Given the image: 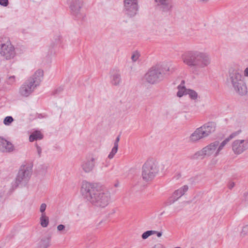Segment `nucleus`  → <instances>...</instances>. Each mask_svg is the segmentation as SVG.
Wrapping results in <instances>:
<instances>
[{
    "label": "nucleus",
    "mask_w": 248,
    "mask_h": 248,
    "mask_svg": "<svg viewBox=\"0 0 248 248\" xmlns=\"http://www.w3.org/2000/svg\"><path fill=\"white\" fill-rule=\"evenodd\" d=\"M187 94H188L189 97L192 100H196L198 98V93L193 90L188 89Z\"/></svg>",
    "instance_id": "a878e982"
},
{
    "label": "nucleus",
    "mask_w": 248,
    "mask_h": 248,
    "mask_svg": "<svg viewBox=\"0 0 248 248\" xmlns=\"http://www.w3.org/2000/svg\"><path fill=\"white\" fill-rule=\"evenodd\" d=\"M155 1L159 9L163 12H169L172 8L170 0H155Z\"/></svg>",
    "instance_id": "dca6fc26"
},
{
    "label": "nucleus",
    "mask_w": 248,
    "mask_h": 248,
    "mask_svg": "<svg viewBox=\"0 0 248 248\" xmlns=\"http://www.w3.org/2000/svg\"><path fill=\"white\" fill-rule=\"evenodd\" d=\"M185 80L181 81V84L177 87L178 91L177 93V96L179 97H181L185 94H187V91L188 89H186L185 86Z\"/></svg>",
    "instance_id": "aec40b11"
},
{
    "label": "nucleus",
    "mask_w": 248,
    "mask_h": 248,
    "mask_svg": "<svg viewBox=\"0 0 248 248\" xmlns=\"http://www.w3.org/2000/svg\"><path fill=\"white\" fill-rule=\"evenodd\" d=\"M46 203H42L40 207V211L41 215H46L45 210L46 209Z\"/></svg>",
    "instance_id": "473e14b6"
},
{
    "label": "nucleus",
    "mask_w": 248,
    "mask_h": 248,
    "mask_svg": "<svg viewBox=\"0 0 248 248\" xmlns=\"http://www.w3.org/2000/svg\"><path fill=\"white\" fill-rule=\"evenodd\" d=\"M44 76L42 70H37L19 88V93L22 96H29L41 82Z\"/></svg>",
    "instance_id": "20e7f679"
},
{
    "label": "nucleus",
    "mask_w": 248,
    "mask_h": 248,
    "mask_svg": "<svg viewBox=\"0 0 248 248\" xmlns=\"http://www.w3.org/2000/svg\"><path fill=\"white\" fill-rule=\"evenodd\" d=\"M228 80L237 94L241 96L247 94V87L244 78L238 69L232 68L230 69Z\"/></svg>",
    "instance_id": "7ed1b4c3"
},
{
    "label": "nucleus",
    "mask_w": 248,
    "mask_h": 248,
    "mask_svg": "<svg viewBox=\"0 0 248 248\" xmlns=\"http://www.w3.org/2000/svg\"><path fill=\"white\" fill-rule=\"evenodd\" d=\"M235 186V184L233 182H230L228 183V187L229 189H232Z\"/></svg>",
    "instance_id": "58836bf2"
},
{
    "label": "nucleus",
    "mask_w": 248,
    "mask_h": 248,
    "mask_svg": "<svg viewBox=\"0 0 248 248\" xmlns=\"http://www.w3.org/2000/svg\"><path fill=\"white\" fill-rule=\"evenodd\" d=\"M14 150V146L12 144L0 137V151L2 152H11Z\"/></svg>",
    "instance_id": "a211bd4d"
},
{
    "label": "nucleus",
    "mask_w": 248,
    "mask_h": 248,
    "mask_svg": "<svg viewBox=\"0 0 248 248\" xmlns=\"http://www.w3.org/2000/svg\"><path fill=\"white\" fill-rule=\"evenodd\" d=\"M153 30L154 33L157 36L163 35L166 32V29L161 25L155 26Z\"/></svg>",
    "instance_id": "412c9836"
},
{
    "label": "nucleus",
    "mask_w": 248,
    "mask_h": 248,
    "mask_svg": "<svg viewBox=\"0 0 248 248\" xmlns=\"http://www.w3.org/2000/svg\"><path fill=\"white\" fill-rule=\"evenodd\" d=\"M155 232H156V231H153V230L147 231L142 233V234L141 235L142 238L143 239H146L150 236H151L153 234H155Z\"/></svg>",
    "instance_id": "bb28decb"
},
{
    "label": "nucleus",
    "mask_w": 248,
    "mask_h": 248,
    "mask_svg": "<svg viewBox=\"0 0 248 248\" xmlns=\"http://www.w3.org/2000/svg\"><path fill=\"white\" fill-rule=\"evenodd\" d=\"M181 58L185 64L195 70L207 67L211 62L208 53L198 50L186 51L182 54Z\"/></svg>",
    "instance_id": "f03ea898"
},
{
    "label": "nucleus",
    "mask_w": 248,
    "mask_h": 248,
    "mask_svg": "<svg viewBox=\"0 0 248 248\" xmlns=\"http://www.w3.org/2000/svg\"><path fill=\"white\" fill-rule=\"evenodd\" d=\"M248 234V225L244 226L241 232L240 235L242 237H245Z\"/></svg>",
    "instance_id": "7c9ffc66"
},
{
    "label": "nucleus",
    "mask_w": 248,
    "mask_h": 248,
    "mask_svg": "<svg viewBox=\"0 0 248 248\" xmlns=\"http://www.w3.org/2000/svg\"><path fill=\"white\" fill-rule=\"evenodd\" d=\"M217 142L215 141L206 146L203 148L201 151L198 152L199 155L210 156L214 155L217 156L219 154H217Z\"/></svg>",
    "instance_id": "9b49d317"
},
{
    "label": "nucleus",
    "mask_w": 248,
    "mask_h": 248,
    "mask_svg": "<svg viewBox=\"0 0 248 248\" xmlns=\"http://www.w3.org/2000/svg\"><path fill=\"white\" fill-rule=\"evenodd\" d=\"M199 0L201 2H206L208 1V0Z\"/></svg>",
    "instance_id": "37998d69"
},
{
    "label": "nucleus",
    "mask_w": 248,
    "mask_h": 248,
    "mask_svg": "<svg viewBox=\"0 0 248 248\" xmlns=\"http://www.w3.org/2000/svg\"><path fill=\"white\" fill-rule=\"evenodd\" d=\"M140 56V54L138 52L135 51L134 52L131 56V59L133 62H136L139 59Z\"/></svg>",
    "instance_id": "2f4dec72"
},
{
    "label": "nucleus",
    "mask_w": 248,
    "mask_h": 248,
    "mask_svg": "<svg viewBox=\"0 0 248 248\" xmlns=\"http://www.w3.org/2000/svg\"><path fill=\"white\" fill-rule=\"evenodd\" d=\"M82 0H72L70 5V8L72 15L77 18L83 16L81 8L83 6Z\"/></svg>",
    "instance_id": "ddd939ff"
},
{
    "label": "nucleus",
    "mask_w": 248,
    "mask_h": 248,
    "mask_svg": "<svg viewBox=\"0 0 248 248\" xmlns=\"http://www.w3.org/2000/svg\"><path fill=\"white\" fill-rule=\"evenodd\" d=\"M241 132L242 131L241 130L235 131L232 133L231 134H230L229 136L227 137V138L229 139V140H230L232 139H233L234 138L236 137V136H238L241 133Z\"/></svg>",
    "instance_id": "c756f323"
},
{
    "label": "nucleus",
    "mask_w": 248,
    "mask_h": 248,
    "mask_svg": "<svg viewBox=\"0 0 248 248\" xmlns=\"http://www.w3.org/2000/svg\"><path fill=\"white\" fill-rule=\"evenodd\" d=\"M40 223L41 226L43 228L46 227L49 224V218L46 215H41L40 218Z\"/></svg>",
    "instance_id": "5701e85b"
},
{
    "label": "nucleus",
    "mask_w": 248,
    "mask_h": 248,
    "mask_svg": "<svg viewBox=\"0 0 248 248\" xmlns=\"http://www.w3.org/2000/svg\"><path fill=\"white\" fill-rule=\"evenodd\" d=\"M109 162L108 161L103 163L102 166L101 167V170L103 171H105L106 169L109 166Z\"/></svg>",
    "instance_id": "72a5a7b5"
},
{
    "label": "nucleus",
    "mask_w": 248,
    "mask_h": 248,
    "mask_svg": "<svg viewBox=\"0 0 248 248\" xmlns=\"http://www.w3.org/2000/svg\"><path fill=\"white\" fill-rule=\"evenodd\" d=\"M81 193L87 202L97 208H105L111 202L109 191L101 188L96 184L86 181L82 183Z\"/></svg>",
    "instance_id": "f257e3e1"
},
{
    "label": "nucleus",
    "mask_w": 248,
    "mask_h": 248,
    "mask_svg": "<svg viewBox=\"0 0 248 248\" xmlns=\"http://www.w3.org/2000/svg\"><path fill=\"white\" fill-rule=\"evenodd\" d=\"M14 121L12 116H7L3 120V124L5 125H9Z\"/></svg>",
    "instance_id": "cd10ccee"
},
{
    "label": "nucleus",
    "mask_w": 248,
    "mask_h": 248,
    "mask_svg": "<svg viewBox=\"0 0 248 248\" xmlns=\"http://www.w3.org/2000/svg\"><path fill=\"white\" fill-rule=\"evenodd\" d=\"M248 139L237 140L232 143V150L235 155H240L247 149Z\"/></svg>",
    "instance_id": "f8f14e48"
},
{
    "label": "nucleus",
    "mask_w": 248,
    "mask_h": 248,
    "mask_svg": "<svg viewBox=\"0 0 248 248\" xmlns=\"http://www.w3.org/2000/svg\"><path fill=\"white\" fill-rule=\"evenodd\" d=\"M118 148L113 146L112 148L110 153L108 155V158L109 159H112L114 156L117 153L118 151Z\"/></svg>",
    "instance_id": "c85d7f7f"
},
{
    "label": "nucleus",
    "mask_w": 248,
    "mask_h": 248,
    "mask_svg": "<svg viewBox=\"0 0 248 248\" xmlns=\"http://www.w3.org/2000/svg\"><path fill=\"white\" fill-rule=\"evenodd\" d=\"M244 74L245 77H248V67L244 70Z\"/></svg>",
    "instance_id": "ea45409f"
},
{
    "label": "nucleus",
    "mask_w": 248,
    "mask_h": 248,
    "mask_svg": "<svg viewBox=\"0 0 248 248\" xmlns=\"http://www.w3.org/2000/svg\"><path fill=\"white\" fill-rule=\"evenodd\" d=\"M96 159L93 156L87 157L81 164V168L86 173L92 171L95 165Z\"/></svg>",
    "instance_id": "2eb2a0df"
},
{
    "label": "nucleus",
    "mask_w": 248,
    "mask_h": 248,
    "mask_svg": "<svg viewBox=\"0 0 248 248\" xmlns=\"http://www.w3.org/2000/svg\"><path fill=\"white\" fill-rule=\"evenodd\" d=\"M176 211H177V212H178V208H176Z\"/></svg>",
    "instance_id": "49530a36"
},
{
    "label": "nucleus",
    "mask_w": 248,
    "mask_h": 248,
    "mask_svg": "<svg viewBox=\"0 0 248 248\" xmlns=\"http://www.w3.org/2000/svg\"><path fill=\"white\" fill-rule=\"evenodd\" d=\"M0 4L1 5L6 6L8 4V0H0Z\"/></svg>",
    "instance_id": "4c0bfd02"
},
{
    "label": "nucleus",
    "mask_w": 248,
    "mask_h": 248,
    "mask_svg": "<svg viewBox=\"0 0 248 248\" xmlns=\"http://www.w3.org/2000/svg\"><path fill=\"white\" fill-rule=\"evenodd\" d=\"M158 166V162L155 160H147L142 166V179L145 181H152L159 171Z\"/></svg>",
    "instance_id": "0eeeda50"
},
{
    "label": "nucleus",
    "mask_w": 248,
    "mask_h": 248,
    "mask_svg": "<svg viewBox=\"0 0 248 248\" xmlns=\"http://www.w3.org/2000/svg\"><path fill=\"white\" fill-rule=\"evenodd\" d=\"M0 54L7 60L13 59L16 56L14 46L10 42L2 44L0 49Z\"/></svg>",
    "instance_id": "9d476101"
},
{
    "label": "nucleus",
    "mask_w": 248,
    "mask_h": 248,
    "mask_svg": "<svg viewBox=\"0 0 248 248\" xmlns=\"http://www.w3.org/2000/svg\"><path fill=\"white\" fill-rule=\"evenodd\" d=\"M216 126V123L214 122H209L204 124L192 133L189 137L190 141L194 142L207 137L215 131Z\"/></svg>",
    "instance_id": "39448f33"
},
{
    "label": "nucleus",
    "mask_w": 248,
    "mask_h": 248,
    "mask_svg": "<svg viewBox=\"0 0 248 248\" xmlns=\"http://www.w3.org/2000/svg\"><path fill=\"white\" fill-rule=\"evenodd\" d=\"M120 136L119 135L117 136V137L116 138L115 140V142L114 143V146L118 148V142L120 141Z\"/></svg>",
    "instance_id": "e433bc0d"
},
{
    "label": "nucleus",
    "mask_w": 248,
    "mask_h": 248,
    "mask_svg": "<svg viewBox=\"0 0 248 248\" xmlns=\"http://www.w3.org/2000/svg\"><path fill=\"white\" fill-rule=\"evenodd\" d=\"M114 186H115V187H117L119 186V182H117L116 183H115V184H114Z\"/></svg>",
    "instance_id": "79ce46f5"
},
{
    "label": "nucleus",
    "mask_w": 248,
    "mask_h": 248,
    "mask_svg": "<svg viewBox=\"0 0 248 248\" xmlns=\"http://www.w3.org/2000/svg\"><path fill=\"white\" fill-rule=\"evenodd\" d=\"M51 237L49 235L42 236L36 245V248H48L50 246Z\"/></svg>",
    "instance_id": "6ab92c4d"
},
{
    "label": "nucleus",
    "mask_w": 248,
    "mask_h": 248,
    "mask_svg": "<svg viewBox=\"0 0 248 248\" xmlns=\"http://www.w3.org/2000/svg\"><path fill=\"white\" fill-rule=\"evenodd\" d=\"M123 11L125 15L129 17L135 16L139 11L138 0H124Z\"/></svg>",
    "instance_id": "1a4fd4ad"
},
{
    "label": "nucleus",
    "mask_w": 248,
    "mask_h": 248,
    "mask_svg": "<svg viewBox=\"0 0 248 248\" xmlns=\"http://www.w3.org/2000/svg\"><path fill=\"white\" fill-rule=\"evenodd\" d=\"M110 82L113 86L118 87L122 83V78L120 73L118 71L112 72L110 76Z\"/></svg>",
    "instance_id": "f3484780"
},
{
    "label": "nucleus",
    "mask_w": 248,
    "mask_h": 248,
    "mask_svg": "<svg viewBox=\"0 0 248 248\" xmlns=\"http://www.w3.org/2000/svg\"><path fill=\"white\" fill-rule=\"evenodd\" d=\"M15 78V76H11L9 78V79H14Z\"/></svg>",
    "instance_id": "c03bdc74"
},
{
    "label": "nucleus",
    "mask_w": 248,
    "mask_h": 248,
    "mask_svg": "<svg viewBox=\"0 0 248 248\" xmlns=\"http://www.w3.org/2000/svg\"><path fill=\"white\" fill-rule=\"evenodd\" d=\"M43 139V135L40 131H36L33 132L29 137V140L31 142L34 140H41Z\"/></svg>",
    "instance_id": "4be33fe9"
},
{
    "label": "nucleus",
    "mask_w": 248,
    "mask_h": 248,
    "mask_svg": "<svg viewBox=\"0 0 248 248\" xmlns=\"http://www.w3.org/2000/svg\"><path fill=\"white\" fill-rule=\"evenodd\" d=\"M155 234H156V235L158 237H160L162 236V232H157L156 231V232L155 233Z\"/></svg>",
    "instance_id": "a19ab883"
},
{
    "label": "nucleus",
    "mask_w": 248,
    "mask_h": 248,
    "mask_svg": "<svg viewBox=\"0 0 248 248\" xmlns=\"http://www.w3.org/2000/svg\"><path fill=\"white\" fill-rule=\"evenodd\" d=\"M36 152L39 157H41L42 154V148L38 145H36Z\"/></svg>",
    "instance_id": "c9c22d12"
},
{
    "label": "nucleus",
    "mask_w": 248,
    "mask_h": 248,
    "mask_svg": "<svg viewBox=\"0 0 248 248\" xmlns=\"http://www.w3.org/2000/svg\"><path fill=\"white\" fill-rule=\"evenodd\" d=\"M230 141L229 139L227 138H226L224 140H223L221 143H220L218 141H217V154H219L220 152L224 148L225 146Z\"/></svg>",
    "instance_id": "b1692460"
},
{
    "label": "nucleus",
    "mask_w": 248,
    "mask_h": 248,
    "mask_svg": "<svg viewBox=\"0 0 248 248\" xmlns=\"http://www.w3.org/2000/svg\"><path fill=\"white\" fill-rule=\"evenodd\" d=\"M61 39L62 37L60 35H55L54 38L53 40H52L51 45L53 47L58 45L59 44H61Z\"/></svg>",
    "instance_id": "393cba45"
},
{
    "label": "nucleus",
    "mask_w": 248,
    "mask_h": 248,
    "mask_svg": "<svg viewBox=\"0 0 248 248\" xmlns=\"http://www.w3.org/2000/svg\"><path fill=\"white\" fill-rule=\"evenodd\" d=\"M102 221H101L99 222V223L98 224L97 226H99L102 223Z\"/></svg>",
    "instance_id": "a18cd8bd"
},
{
    "label": "nucleus",
    "mask_w": 248,
    "mask_h": 248,
    "mask_svg": "<svg viewBox=\"0 0 248 248\" xmlns=\"http://www.w3.org/2000/svg\"><path fill=\"white\" fill-rule=\"evenodd\" d=\"M32 171V166L29 164L21 166L15 180V186L16 187L25 186L31 177Z\"/></svg>",
    "instance_id": "6e6552de"
},
{
    "label": "nucleus",
    "mask_w": 248,
    "mask_h": 248,
    "mask_svg": "<svg viewBox=\"0 0 248 248\" xmlns=\"http://www.w3.org/2000/svg\"><path fill=\"white\" fill-rule=\"evenodd\" d=\"M169 71L170 68H164V70L158 66H152L145 74L144 78L149 83L155 84L162 81L164 78V71Z\"/></svg>",
    "instance_id": "423d86ee"
},
{
    "label": "nucleus",
    "mask_w": 248,
    "mask_h": 248,
    "mask_svg": "<svg viewBox=\"0 0 248 248\" xmlns=\"http://www.w3.org/2000/svg\"><path fill=\"white\" fill-rule=\"evenodd\" d=\"M188 186L185 185L178 189L177 190H176L172 194L171 196L168 198L167 200V204L168 205H170L173 203L180 197L184 195L185 193L188 190Z\"/></svg>",
    "instance_id": "4468645a"
},
{
    "label": "nucleus",
    "mask_w": 248,
    "mask_h": 248,
    "mask_svg": "<svg viewBox=\"0 0 248 248\" xmlns=\"http://www.w3.org/2000/svg\"><path fill=\"white\" fill-rule=\"evenodd\" d=\"M57 229L59 232H63L65 230V226L64 225L60 224L57 226Z\"/></svg>",
    "instance_id": "f704fd0d"
}]
</instances>
